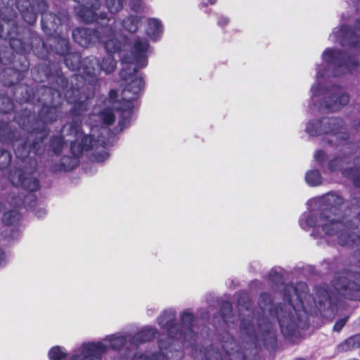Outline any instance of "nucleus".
<instances>
[{
  "mask_svg": "<svg viewBox=\"0 0 360 360\" xmlns=\"http://www.w3.org/2000/svg\"><path fill=\"white\" fill-rule=\"evenodd\" d=\"M322 201L328 206V208L324 210L319 220L313 215L302 218L300 225L302 228L305 229L307 227L319 226L322 227L325 233L329 236L339 234L340 231L338 239L340 245H352L355 244L360 249V236H358V240L347 239V229L350 220L347 219L342 214L345 210L340 207L342 204V198L336 195L328 194L323 198Z\"/></svg>",
  "mask_w": 360,
  "mask_h": 360,
  "instance_id": "obj_1",
  "label": "nucleus"
},
{
  "mask_svg": "<svg viewBox=\"0 0 360 360\" xmlns=\"http://www.w3.org/2000/svg\"><path fill=\"white\" fill-rule=\"evenodd\" d=\"M148 44L145 39H138L134 41L133 46V57H125L122 59L124 67L120 72V77L125 82L126 86L123 90V101L126 102L120 110L128 111L132 109L131 101L136 99L142 91L143 86V79L138 77L135 72L137 66L140 68L146 65V52Z\"/></svg>",
  "mask_w": 360,
  "mask_h": 360,
  "instance_id": "obj_2",
  "label": "nucleus"
},
{
  "mask_svg": "<svg viewBox=\"0 0 360 360\" xmlns=\"http://www.w3.org/2000/svg\"><path fill=\"white\" fill-rule=\"evenodd\" d=\"M128 338L121 335H112L101 341L84 342L70 356V360H103L102 356L107 352L108 344L114 349H119L126 344Z\"/></svg>",
  "mask_w": 360,
  "mask_h": 360,
  "instance_id": "obj_3",
  "label": "nucleus"
},
{
  "mask_svg": "<svg viewBox=\"0 0 360 360\" xmlns=\"http://www.w3.org/2000/svg\"><path fill=\"white\" fill-rule=\"evenodd\" d=\"M276 316L282 332L287 333L295 326H301L302 320L307 318V313L289 302L276 309Z\"/></svg>",
  "mask_w": 360,
  "mask_h": 360,
  "instance_id": "obj_4",
  "label": "nucleus"
},
{
  "mask_svg": "<svg viewBox=\"0 0 360 360\" xmlns=\"http://www.w3.org/2000/svg\"><path fill=\"white\" fill-rule=\"evenodd\" d=\"M306 130L311 136H317L322 133H332L333 136H336V141L345 140L347 138V134L342 129V120L335 117L323 119L321 122H310Z\"/></svg>",
  "mask_w": 360,
  "mask_h": 360,
  "instance_id": "obj_5",
  "label": "nucleus"
},
{
  "mask_svg": "<svg viewBox=\"0 0 360 360\" xmlns=\"http://www.w3.org/2000/svg\"><path fill=\"white\" fill-rule=\"evenodd\" d=\"M329 168L331 171L341 168L344 176L352 179L356 186H360V158L354 164L349 163L346 158H336L330 162Z\"/></svg>",
  "mask_w": 360,
  "mask_h": 360,
  "instance_id": "obj_6",
  "label": "nucleus"
},
{
  "mask_svg": "<svg viewBox=\"0 0 360 360\" xmlns=\"http://www.w3.org/2000/svg\"><path fill=\"white\" fill-rule=\"evenodd\" d=\"M79 127L78 125H65L63 127V131L70 129V134L76 138L75 140H68L71 142V150L75 155L80 154L84 149H89L94 146L92 137L84 135Z\"/></svg>",
  "mask_w": 360,
  "mask_h": 360,
  "instance_id": "obj_7",
  "label": "nucleus"
},
{
  "mask_svg": "<svg viewBox=\"0 0 360 360\" xmlns=\"http://www.w3.org/2000/svg\"><path fill=\"white\" fill-rule=\"evenodd\" d=\"M324 94V107L331 111L338 110L349 101L348 94L338 86H333Z\"/></svg>",
  "mask_w": 360,
  "mask_h": 360,
  "instance_id": "obj_8",
  "label": "nucleus"
},
{
  "mask_svg": "<svg viewBox=\"0 0 360 360\" xmlns=\"http://www.w3.org/2000/svg\"><path fill=\"white\" fill-rule=\"evenodd\" d=\"M323 60L330 66V69L335 71V76L352 71V68L347 63H343L342 54L336 50L326 49L323 53Z\"/></svg>",
  "mask_w": 360,
  "mask_h": 360,
  "instance_id": "obj_9",
  "label": "nucleus"
},
{
  "mask_svg": "<svg viewBox=\"0 0 360 360\" xmlns=\"http://www.w3.org/2000/svg\"><path fill=\"white\" fill-rule=\"evenodd\" d=\"M82 65L86 75H94L98 69L106 73L112 72L115 68L116 62L111 55H108L103 60L101 63H99L96 58H92L86 59Z\"/></svg>",
  "mask_w": 360,
  "mask_h": 360,
  "instance_id": "obj_10",
  "label": "nucleus"
},
{
  "mask_svg": "<svg viewBox=\"0 0 360 360\" xmlns=\"http://www.w3.org/2000/svg\"><path fill=\"white\" fill-rule=\"evenodd\" d=\"M100 34H103V36L100 37L97 41L101 40L105 44V49L110 53H115L120 50L121 47V43L117 39L119 36L118 32L112 30L110 27H103L100 31Z\"/></svg>",
  "mask_w": 360,
  "mask_h": 360,
  "instance_id": "obj_11",
  "label": "nucleus"
},
{
  "mask_svg": "<svg viewBox=\"0 0 360 360\" xmlns=\"http://www.w3.org/2000/svg\"><path fill=\"white\" fill-rule=\"evenodd\" d=\"M336 289L342 294L352 300H360V285L354 282L342 278L336 284Z\"/></svg>",
  "mask_w": 360,
  "mask_h": 360,
  "instance_id": "obj_12",
  "label": "nucleus"
},
{
  "mask_svg": "<svg viewBox=\"0 0 360 360\" xmlns=\"http://www.w3.org/2000/svg\"><path fill=\"white\" fill-rule=\"evenodd\" d=\"M338 37L342 38L340 39V43L342 46L350 44L360 49L359 37L355 34L351 29L345 27L335 30L333 34L330 36L332 41H335Z\"/></svg>",
  "mask_w": 360,
  "mask_h": 360,
  "instance_id": "obj_13",
  "label": "nucleus"
},
{
  "mask_svg": "<svg viewBox=\"0 0 360 360\" xmlns=\"http://www.w3.org/2000/svg\"><path fill=\"white\" fill-rule=\"evenodd\" d=\"M100 31H92L88 28H78L72 32V37L76 42L82 46H86L91 43L97 41Z\"/></svg>",
  "mask_w": 360,
  "mask_h": 360,
  "instance_id": "obj_14",
  "label": "nucleus"
},
{
  "mask_svg": "<svg viewBox=\"0 0 360 360\" xmlns=\"http://www.w3.org/2000/svg\"><path fill=\"white\" fill-rule=\"evenodd\" d=\"M82 6L78 10L79 15L87 22H93L96 20V11L99 6L98 0H81Z\"/></svg>",
  "mask_w": 360,
  "mask_h": 360,
  "instance_id": "obj_15",
  "label": "nucleus"
},
{
  "mask_svg": "<svg viewBox=\"0 0 360 360\" xmlns=\"http://www.w3.org/2000/svg\"><path fill=\"white\" fill-rule=\"evenodd\" d=\"M236 344L231 336L227 335L226 340L222 342V347L228 356H230V360H241L243 356L237 351H235Z\"/></svg>",
  "mask_w": 360,
  "mask_h": 360,
  "instance_id": "obj_16",
  "label": "nucleus"
},
{
  "mask_svg": "<svg viewBox=\"0 0 360 360\" xmlns=\"http://www.w3.org/2000/svg\"><path fill=\"white\" fill-rule=\"evenodd\" d=\"M155 331L153 328H148L141 330L132 340V344L138 345L143 342L151 340L154 338Z\"/></svg>",
  "mask_w": 360,
  "mask_h": 360,
  "instance_id": "obj_17",
  "label": "nucleus"
},
{
  "mask_svg": "<svg viewBox=\"0 0 360 360\" xmlns=\"http://www.w3.org/2000/svg\"><path fill=\"white\" fill-rule=\"evenodd\" d=\"M360 347V335L351 337L339 346V349L342 352L354 349Z\"/></svg>",
  "mask_w": 360,
  "mask_h": 360,
  "instance_id": "obj_18",
  "label": "nucleus"
},
{
  "mask_svg": "<svg viewBox=\"0 0 360 360\" xmlns=\"http://www.w3.org/2000/svg\"><path fill=\"white\" fill-rule=\"evenodd\" d=\"M138 24L139 19L136 17L131 16L124 20L122 23L116 22L115 27L117 28L122 25L129 32H134L138 28Z\"/></svg>",
  "mask_w": 360,
  "mask_h": 360,
  "instance_id": "obj_19",
  "label": "nucleus"
},
{
  "mask_svg": "<svg viewBox=\"0 0 360 360\" xmlns=\"http://www.w3.org/2000/svg\"><path fill=\"white\" fill-rule=\"evenodd\" d=\"M306 181L311 186H317L321 183V176L318 171H309L306 174Z\"/></svg>",
  "mask_w": 360,
  "mask_h": 360,
  "instance_id": "obj_20",
  "label": "nucleus"
},
{
  "mask_svg": "<svg viewBox=\"0 0 360 360\" xmlns=\"http://www.w3.org/2000/svg\"><path fill=\"white\" fill-rule=\"evenodd\" d=\"M161 25L160 22L155 19L148 20V28L147 33L150 37L155 38L156 34L160 32Z\"/></svg>",
  "mask_w": 360,
  "mask_h": 360,
  "instance_id": "obj_21",
  "label": "nucleus"
},
{
  "mask_svg": "<svg viewBox=\"0 0 360 360\" xmlns=\"http://www.w3.org/2000/svg\"><path fill=\"white\" fill-rule=\"evenodd\" d=\"M49 357L50 360H63L66 357V354L60 347L56 346L49 350Z\"/></svg>",
  "mask_w": 360,
  "mask_h": 360,
  "instance_id": "obj_22",
  "label": "nucleus"
},
{
  "mask_svg": "<svg viewBox=\"0 0 360 360\" xmlns=\"http://www.w3.org/2000/svg\"><path fill=\"white\" fill-rule=\"evenodd\" d=\"M133 360H167L165 355L162 352L154 354L152 356L148 354H136L134 356Z\"/></svg>",
  "mask_w": 360,
  "mask_h": 360,
  "instance_id": "obj_23",
  "label": "nucleus"
},
{
  "mask_svg": "<svg viewBox=\"0 0 360 360\" xmlns=\"http://www.w3.org/2000/svg\"><path fill=\"white\" fill-rule=\"evenodd\" d=\"M105 1L108 11L112 13L119 11L123 5V0H106Z\"/></svg>",
  "mask_w": 360,
  "mask_h": 360,
  "instance_id": "obj_24",
  "label": "nucleus"
},
{
  "mask_svg": "<svg viewBox=\"0 0 360 360\" xmlns=\"http://www.w3.org/2000/svg\"><path fill=\"white\" fill-rule=\"evenodd\" d=\"M10 179L13 185L23 186L24 179H22V172L20 169H15L11 172L10 174Z\"/></svg>",
  "mask_w": 360,
  "mask_h": 360,
  "instance_id": "obj_25",
  "label": "nucleus"
},
{
  "mask_svg": "<svg viewBox=\"0 0 360 360\" xmlns=\"http://www.w3.org/2000/svg\"><path fill=\"white\" fill-rule=\"evenodd\" d=\"M20 219L18 213L15 211L6 212L3 217V221L6 224H12Z\"/></svg>",
  "mask_w": 360,
  "mask_h": 360,
  "instance_id": "obj_26",
  "label": "nucleus"
},
{
  "mask_svg": "<svg viewBox=\"0 0 360 360\" xmlns=\"http://www.w3.org/2000/svg\"><path fill=\"white\" fill-rule=\"evenodd\" d=\"M174 316V315L172 311H165L159 317L158 321L160 325L167 326L173 321Z\"/></svg>",
  "mask_w": 360,
  "mask_h": 360,
  "instance_id": "obj_27",
  "label": "nucleus"
},
{
  "mask_svg": "<svg viewBox=\"0 0 360 360\" xmlns=\"http://www.w3.org/2000/svg\"><path fill=\"white\" fill-rule=\"evenodd\" d=\"M25 188L31 191H36L39 187V182L34 178H26L24 179L23 186Z\"/></svg>",
  "mask_w": 360,
  "mask_h": 360,
  "instance_id": "obj_28",
  "label": "nucleus"
},
{
  "mask_svg": "<svg viewBox=\"0 0 360 360\" xmlns=\"http://www.w3.org/2000/svg\"><path fill=\"white\" fill-rule=\"evenodd\" d=\"M11 162V155L7 151L0 152V169L7 167Z\"/></svg>",
  "mask_w": 360,
  "mask_h": 360,
  "instance_id": "obj_29",
  "label": "nucleus"
},
{
  "mask_svg": "<svg viewBox=\"0 0 360 360\" xmlns=\"http://www.w3.org/2000/svg\"><path fill=\"white\" fill-rule=\"evenodd\" d=\"M99 118L107 124H111L114 122L115 116L111 111H106L98 115Z\"/></svg>",
  "mask_w": 360,
  "mask_h": 360,
  "instance_id": "obj_30",
  "label": "nucleus"
},
{
  "mask_svg": "<svg viewBox=\"0 0 360 360\" xmlns=\"http://www.w3.org/2000/svg\"><path fill=\"white\" fill-rule=\"evenodd\" d=\"M347 321V319L344 318V319L337 321L333 327L334 330L336 331L340 330L342 328V327L345 325Z\"/></svg>",
  "mask_w": 360,
  "mask_h": 360,
  "instance_id": "obj_31",
  "label": "nucleus"
},
{
  "mask_svg": "<svg viewBox=\"0 0 360 360\" xmlns=\"http://www.w3.org/2000/svg\"><path fill=\"white\" fill-rule=\"evenodd\" d=\"M325 154L323 151H317L315 154H314V158L316 161L319 162H321L324 159H325Z\"/></svg>",
  "mask_w": 360,
  "mask_h": 360,
  "instance_id": "obj_32",
  "label": "nucleus"
},
{
  "mask_svg": "<svg viewBox=\"0 0 360 360\" xmlns=\"http://www.w3.org/2000/svg\"><path fill=\"white\" fill-rule=\"evenodd\" d=\"M182 320L184 323H190L193 321V315L188 312H185L182 315Z\"/></svg>",
  "mask_w": 360,
  "mask_h": 360,
  "instance_id": "obj_33",
  "label": "nucleus"
},
{
  "mask_svg": "<svg viewBox=\"0 0 360 360\" xmlns=\"http://www.w3.org/2000/svg\"><path fill=\"white\" fill-rule=\"evenodd\" d=\"M311 92H312L313 96L315 97V96H319V95H321L322 94V90L319 89L316 86L314 85L311 87Z\"/></svg>",
  "mask_w": 360,
  "mask_h": 360,
  "instance_id": "obj_34",
  "label": "nucleus"
},
{
  "mask_svg": "<svg viewBox=\"0 0 360 360\" xmlns=\"http://www.w3.org/2000/svg\"><path fill=\"white\" fill-rule=\"evenodd\" d=\"M63 140L62 138H58L57 139V143H58V146H55V141H53V149L54 150H58L59 149V148L63 145Z\"/></svg>",
  "mask_w": 360,
  "mask_h": 360,
  "instance_id": "obj_35",
  "label": "nucleus"
},
{
  "mask_svg": "<svg viewBox=\"0 0 360 360\" xmlns=\"http://www.w3.org/2000/svg\"><path fill=\"white\" fill-rule=\"evenodd\" d=\"M45 112H47L49 115H53L56 113V109L55 108H50L49 110H46V108H44L42 110V113L44 114Z\"/></svg>",
  "mask_w": 360,
  "mask_h": 360,
  "instance_id": "obj_36",
  "label": "nucleus"
},
{
  "mask_svg": "<svg viewBox=\"0 0 360 360\" xmlns=\"http://www.w3.org/2000/svg\"><path fill=\"white\" fill-rule=\"evenodd\" d=\"M108 158V154L106 153H104L101 155V158L96 157V159L98 162H103Z\"/></svg>",
  "mask_w": 360,
  "mask_h": 360,
  "instance_id": "obj_37",
  "label": "nucleus"
},
{
  "mask_svg": "<svg viewBox=\"0 0 360 360\" xmlns=\"http://www.w3.org/2000/svg\"><path fill=\"white\" fill-rule=\"evenodd\" d=\"M215 1L216 0H203L202 4L207 6L208 4H213Z\"/></svg>",
  "mask_w": 360,
  "mask_h": 360,
  "instance_id": "obj_38",
  "label": "nucleus"
},
{
  "mask_svg": "<svg viewBox=\"0 0 360 360\" xmlns=\"http://www.w3.org/2000/svg\"><path fill=\"white\" fill-rule=\"evenodd\" d=\"M110 100L112 101L116 97V92L115 91H111L110 93Z\"/></svg>",
  "mask_w": 360,
  "mask_h": 360,
  "instance_id": "obj_39",
  "label": "nucleus"
},
{
  "mask_svg": "<svg viewBox=\"0 0 360 360\" xmlns=\"http://www.w3.org/2000/svg\"><path fill=\"white\" fill-rule=\"evenodd\" d=\"M242 330L244 331V333H247L248 335H251V334L249 331V328H245L244 326H243Z\"/></svg>",
  "mask_w": 360,
  "mask_h": 360,
  "instance_id": "obj_40",
  "label": "nucleus"
},
{
  "mask_svg": "<svg viewBox=\"0 0 360 360\" xmlns=\"http://www.w3.org/2000/svg\"><path fill=\"white\" fill-rule=\"evenodd\" d=\"M4 258V252L0 250V262L3 260Z\"/></svg>",
  "mask_w": 360,
  "mask_h": 360,
  "instance_id": "obj_41",
  "label": "nucleus"
},
{
  "mask_svg": "<svg viewBox=\"0 0 360 360\" xmlns=\"http://www.w3.org/2000/svg\"><path fill=\"white\" fill-rule=\"evenodd\" d=\"M35 19H36V18L34 15L32 16L31 19L29 20V22L30 23L34 22L35 21Z\"/></svg>",
  "mask_w": 360,
  "mask_h": 360,
  "instance_id": "obj_42",
  "label": "nucleus"
},
{
  "mask_svg": "<svg viewBox=\"0 0 360 360\" xmlns=\"http://www.w3.org/2000/svg\"><path fill=\"white\" fill-rule=\"evenodd\" d=\"M43 119H44V120L45 122H48V121H49V120H50V121H52V120H52V118H50V119H49V117H43Z\"/></svg>",
  "mask_w": 360,
  "mask_h": 360,
  "instance_id": "obj_43",
  "label": "nucleus"
},
{
  "mask_svg": "<svg viewBox=\"0 0 360 360\" xmlns=\"http://www.w3.org/2000/svg\"><path fill=\"white\" fill-rule=\"evenodd\" d=\"M63 44L65 46H67V45H68V42L66 41V40H63Z\"/></svg>",
  "mask_w": 360,
  "mask_h": 360,
  "instance_id": "obj_44",
  "label": "nucleus"
},
{
  "mask_svg": "<svg viewBox=\"0 0 360 360\" xmlns=\"http://www.w3.org/2000/svg\"><path fill=\"white\" fill-rule=\"evenodd\" d=\"M317 76L318 77H320V76H323L320 72V70H318V72H317Z\"/></svg>",
  "mask_w": 360,
  "mask_h": 360,
  "instance_id": "obj_45",
  "label": "nucleus"
},
{
  "mask_svg": "<svg viewBox=\"0 0 360 360\" xmlns=\"http://www.w3.org/2000/svg\"><path fill=\"white\" fill-rule=\"evenodd\" d=\"M15 153L17 155H21V154L20 153L19 150H15Z\"/></svg>",
  "mask_w": 360,
  "mask_h": 360,
  "instance_id": "obj_46",
  "label": "nucleus"
},
{
  "mask_svg": "<svg viewBox=\"0 0 360 360\" xmlns=\"http://www.w3.org/2000/svg\"><path fill=\"white\" fill-rule=\"evenodd\" d=\"M105 18V15H103V14H101V19H103V18Z\"/></svg>",
  "mask_w": 360,
  "mask_h": 360,
  "instance_id": "obj_47",
  "label": "nucleus"
},
{
  "mask_svg": "<svg viewBox=\"0 0 360 360\" xmlns=\"http://www.w3.org/2000/svg\"><path fill=\"white\" fill-rule=\"evenodd\" d=\"M358 27L360 29V21L358 22Z\"/></svg>",
  "mask_w": 360,
  "mask_h": 360,
  "instance_id": "obj_48",
  "label": "nucleus"
},
{
  "mask_svg": "<svg viewBox=\"0 0 360 360\" xmlns=\"http://www.w3.org/2000/svg\"><path fill=\"white\" fill-rule=\"evenodd\" d=\"M295 360H305V359H295Z\"/></svg>",
  "mask_w": 360,
  "mask_h": 360,
  "instance_id": "obj_49",
  "label": "nucleus"
},
{
  "mask_svg": "<svg viewBox=\"0 0 360 360\" xmlns=\"http://www.w3.org/2000/svg\"><path fill=\"white\" fill-rule=\"evenodd\" d=\"M358 129H360V126L358 127Z\"/></svg>",
  "mask_w": 360,
  "mask_h": 360,
  "instance_id": "obj_50",
  "label": "nucleus"
},
{
  "mask_svg": "<svg viewBox=\"0 0 360 360\" xmlns=\"http://www.w3.org/2000/svg\"><path fill=\"white\" fill-rule=\"evenodd\" d=\"M69 360H70V358L69 359Z\"/></svg>",
  "mask_w": 360,
  "mask_h": 360,
  "instance_id": "obj_51",
  "label": "nucleus"
}]
</instances>
